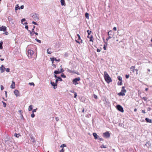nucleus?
I'll return each instance as SVG.
<instances>
[{
	"label": "nucleus",
	"instance_id": "864d4df0",
	"mask_svg": "<svg viewBox=\"0 0 152 152\" xmlns=\"http://www.w3.org/2000/svg\"><path fill=\"white\" fill-rule=\"evenodd\" d=\"M142 99H143L145 101H146L147 100V99L145 97H143Z\"/></svg>",
	"mask_w": 152,
	"mask_h": 152
},
{
	"label": "nucleus",
	"instance_id": "a878e982",
	"mask_svg": "<svg viewBox=\"0 0 152 152\" xmlns=\"http://www.w3.org/2000/svg\"><path fill=\"white\" fill-rule=\"evenodd\" d=\"M85 16L87 19H88V18H89V14H88V13H85Z\"/></svg>",
	"mask_w": 152,
	"mask_h": 152
},
{
	"label": "nucleus",
	"instance_id": "58836bf2",
	"mask_svg": "<svg viewBox=\"0 0 152 152\" xmlns=\"http://www.w3.org/2000/svg\"><path fill=\"white\" fill-rule=\"evenodd\" d=\"M4 86L2 85H1V90L2 91L4 89Z\"/></svg>",
	"mask_w": 152,
	"mask_h": 152
},
{
	"label": "nucleus",
	"instance_id": "72a5a7b5",
	"mask_svg": "<svg viewBox=\"0 0 152 152\" xmlns=\"http://www.w3.org/2000/svg\"><path fill=\"white\" fill-rule=\"evenodd\" d=\"M57 79H58V80H59L60 81H62V79L60 77H58Z\"/></svg>",
	"mask_w": 152,
	"mask_h": 152
},
{
	"label": "nucleus",
	"instance_id": "473e14b6",
	"mask_svg": "<svg viewBox=\"0 0 152 152\" xmlns=\"http://www.w3.org/2000/svg\"><path fill=\"white\" fill-rule=\"evenodd\" d=\"M2 102L3 104L4 107H6V103L5 102H4L3 101H2Z\"/></svg>",
	"mask_w": 152,
	"mask_h": 152
},
{
	"label": "nucleus",
	"instance_id": "5fc2aeb1",
	"mask_svg": "<svg viewBox=\"0 0 152 152\" xmlns=\"http://www.w3.org/2000/svg\"><path fill=\"white\" fill-rule=\"evenodd\" d=\"M25 28H26V29H27L28 31V26H25Z\"/></svg>",
	"mask_w": 152,
	"mask_h": 152
},
{
	"label": "nucleus",
	"instance_id": "bf43d9fd",
	"mask_svg": "<svg viewBox=\"0 0 152 152\" xmlns=\"http://www.w3.org/2000/svg\"><path fill=\"white\" fill-rule=\"evenodd\" d=\"M31 32H33V33H34V29L32 28L31 31Z\"/></svg>",
	"mask_w": 152,
	"mask_h": 152
},
{
	"label": "nucleus",
	"instance_id": "6e6d98bb",
	"mask_svg": "<svg viewBox=\"0 0 152 152\" xmlns=\"http://www.w3.org/2000/svg\"><path fill=\"white\" fill-rule=\"evenodd\" d=\"M24 6L23 5H22L20 6V8L21 9H23L24 8Z\"/></svg>",
	"mask_w": 152,
	"mask_h": 152
},
{
	"label": "nucleus",
	"instance_id": "c03bdc74",
	"mask_svg": "<svg viewBox=\"0 0 152 152\" xmlns=\"http://www.w3.org/2000/svg\"><path fill=\"white\" fill-rule=\"evenodd\" d=\"M34 116H35V115L34 113H32L31 115V117L32 118H34Z\"/></svg>",
	"mask_w": 152,
	"mask_h": 152
},
{
	"label": "nucleus",
	"instance_id": "09e8293b",
	"mask_svg": "<svg viewBox=\"0 0 152 152\" xmlns=\"http://www.w3.org/2000/svg\"><path fill=\"white\" fill-rule=\"evenodd\" d=\"M74 97L75 98H76L77 96V93L76 92H75L74 93Z\"/></svg>",
	"mask_w": 152,
	"mask_h": 152
},
{
	"label": "nucleus",
	"instance_id": "0eeeda50",
	"mask_svg": "<svg viewBox=\"0 0 152 152\" xmlns=\"http://www.w3.org/2000/svg\"><path fill=\"white\" fill-rule=\"evenodd\" d=\"M112 31L110 30L108 32V37L106 39V40L107 41L109 39L111 38L112 37L111 36L112 35Z\"/></svg>",
	"mask_w": 152,
	"mask_h": 152
},
{
	"label": "nucleus",
	"instance_id": "f704fd0d",
	"mask_svg": "<svg viewBox=\"0 0 152 152\" xmlns=\"http://www.w3.org/2000/svg\"><path fill=\"white\" fill-rule=\"evenodd\" d=\"M28 84L29 85H30V86H34V84L33 83H28Z\"/></svg>",
	"mask_w": 152,
	"mask_h": 152
},
{
	"label": "nucleus",
	"instance_id": "a211bd4d",
	"mask_svg": "<svg viewBox=\"0 0 152 152\" xmlns=\"http://www.w3.org/2000/svg\"><path fill=\"white\" fill-rule=\"evenodd\" d=\"M61 72H62V71H59L57 70H55L54 72V73L55 74H58L59 73H61Z\"/></svg>",
	"mask_w": 152,
	"mask_h": 152
},
{
	"label": "nucleus",
	"instance_id": "aec40b11",
	"mask_svg": "<svg viewBox=\"0 0 152 152\" xmlns=\"http://www.w3.org/2000/svg\"><path fill=\"white\" fill-rule=\"evenodd\" d=\"M135 66H132L130 68V69L131 70L133 71V72H134V70H135Z\"/></svg>",
	"mask_w": 152,
	"mask_h": 152
},
{
	"label": "nucleus",
	"instance_id": "423d86ee",
	"mask_svg": "<svg viewBox=\"0 0 152 152\" xmlns=\"http://www.w3.org/2000/svg\"><path fill=\"white\" fill-rule=\"evenodd\" d=\"M103 135L105 138H109L110 137V134L108 132H106L104 133L103 134Z\"/></svg>",
	"mask_w": 152,
	"mask_h": 152
},
{
	"label": "nucleus",
	"instance_id": "338daca9",
	"mask_svg": "<svg viewBox=\"0 0 152 152\" xmlns=\"http://www.w3.org/2000/svg\"><path fill=\"white\" fill-rule=\"evenodd\" d=\"M56 119L57 121H58L59 120L58 118L57 117L56 118Z\"/></svg>",
	"mask_w": 152,
	"mask_h": 152
},
{
	"label": "nucleus",
	"instance_id": "e433bc0d",
	"mask_svg": "<svg viewBox=\"0 0 152 152\" xmlns=\"http://www.w3.org/2000/svg\"><path fill=\"white\" fill-rule=\"evenodd\" d=\"M28 31H29L30 32V35L31 36L33 35L34 34L33 32H31V31L30 30H28Z\"/></svg>",
	"mask_w": 152,
	"mask_h": 152
},
{
	"label": "nucleus",
	"instance_id": "4be33fe9",
	"mask_svg": "<svg viewBox=\"0 0 152 152\" xmlns=\"http://www.w3.org/2000/svg\"><path fill=\"white\" fill-rule=\"evenodd\" d=\"M32 105H31L29 106L28 110L29 111H31L32 109Z\"/></svg>",
	"mask_w": 152,
	"mask_h": 152
},
{
	"label": "nucleus",
	"instance_id": "f03ea898",
	"mask_svg": "<svg viewBox=\"0 0 152 152\" xmlns=\"http://www.w3.org/2000/svg\"><path fill=\"white\" fill-rule=\"evenodd\" d=\"M30 15L35 21H38L39 20V15L37 14H36V13H32L30 14Z\"/></svg>",
	"mask_w": 152,
	"mask_h": 152
},
{
	"label": "nucleus",
	"instance_id": "9d476101",
	"mask_svg": "<svg viewBox=\"0 0 152 152\" xmlns=\"http://www.w3.org/2000/svg\"><path fill=\"white\" fill-rule=\"evenodd\" d=\"M6 69L3 65H2L0 67V70L1 73H2L4 72L5 70Z\"/></svg>",
	"mask_w": 152,
	"mask_h": 152
},
{
	"label": "nucleus",
	"instance_id": "052dcab7",
	"mask_svg": "<svg viewBox=\"0 0 152 152\" xmlns=\"http://www.w3.org/2000/svg\"><path fill=\"white\" fill-rule=\"evenodd\" d=\"M101 51L99 49H97V51L98 52H100Z\"/></svg>",
	"mask_w": 152,
	"mask_h": 152
},
{
	"label": "nucleus",
	"instance_id": "c9c22d12",
	"mask_svg": "<svg viewBox=\"0 0 152 152\" xmlns=\"http://www.w3.org/2000/svg\"><path fill=\"white\" fill-rule=\"evenodd\" d=\"M61 76L63 78H65L66 77V76L65 75H64L63 73H62L61 74Z\"/></svg>",
	"mask_w": 152,
	"mask_h": 152
},
{
	"label": "nucleus",
	"instance_id": "603ef678",
	"mask_svg": "<svg viewBox=\"0 0 152 152\" xmlns=\"http://www.w3.org/2000/svg\"><path fill=\"white\" fill-rule=\"evenodd\" d=\"M125 77L126 78L128 79L129 77V75H126Z\"/></svg>",
	"mask_w": 152,
	"mask_h": 152
},
{
	"label": "nucleus",
	"instance_id": "6e6552de",
	"mask_svg": "<svg viewBox=\"0 0 152 152\" xmlns=\"http://www.w3.org/2000/svg\"><path fill=\"white\" fill-rule=\"evenodd\" d=\"M80 80V78L79 77L74 79L73 81V83L76 85L77 84V83H76L77 82L79 81Z\"/></svg>",
	"mask_w": 152,
	"mask_h": 152
},
{
	"label": "nucleus",
	"instance_id": "5701e85b",
	"mask_svg": "<svg viewBox=\"0 0 152 152\" xmlns=\"http://www.w3.org/2000/svg\"><path fill=\"white\" fill-rule=\"evenodd\" d=\"M8 20L10 21H11L12 23L13 19L10 16H9L8 17Z\"/></svg>",
	"mask_w": 152,
	"mask_h": 152
},
{
	"label": "nucleus",
	"instance_id": "8fccbe9b",
	"mask_svg": "<svg viewBox=\"0 0 152 152\" xmlns=\"http://www.w3.org/2000/svg\"><path fill=\"white\" fill-rule=\"evenodd\" d=\"M101 148H106V147L105 146H104L103 145H102L101 146Z\"/></svg>",
	"mask_w": 152,
	"mask_h": 152
},
{
	"label": "nucleus",
	"instance_id": "b1692460",
	"mask_svg": "<svg viewBox=\"0 0 152 152\" xmlns=\"http://www.w3.org/2000/svg\"><path fill=\"white\" fill-rule=\"evenodd\" d=\"M145 145L147 147H150V143L149 142H148L146 143L145 144Z\"/></svg>",
	"mask_w": 152,
	"mask_h": 152
},
{
	"label": "nucleus",
	"instance_id": "a19ab883",
	"mask_svg": "<svg viewBox=\"0 0 152 152\" xmlns=\"http://www.w3.org/2000/svg\"><path fill=\"white\" fill-rule=\"evenodd\" d=\"M32 23L34 25H38V24L37 23H36L34 21H33L32 22Z\"/></svg>",
	"mask_w": 152,
	"mask_h": 152
},
{
	"label": "nucleus",
	"instance_id": "20e7f679",
	"mask_svg": "<svg viewBox=\"0 0 152 152\" xmlns=\"http://www.w3.org/2000/svg\"><path fill=\"white\" fill-rule=\"evenodd\" d=\"M34 52L33 50H29L28 51V56L29 57H31L33 54Z\"/></svg>",
	"mask_w": 152,
	"mask_h": 152
},
{
	"label": "nucleus",
	"instance_id": "412c9836",
	"mask_svg": "<svg viewBox=\"0 0 152 152\" xmlns=\"http://www.w3.org/2000/svg\"><path fill=\"white\" fill-rule=\"evenodd\" d=\"M107 45V42H105V44L104 45V46L103 47L104 49L105 50H106V47Z\"/></svg>",
	"mask_w": 152,
	"mask_h": 152
},
{
	"label": "nucleus",
	"instance_id": "ddd939ff",
	"mask_svg": "<svg viewBox=\"0 0 152 152\" xmlns=\"http://www.w3.org/2000/svg\"><path fill=\"white\" fill-rule=\"evenodd\" d=\"M93 135L94 137V139L95 140L97 139L98 137H99V136H98L96 133H93Z\"/></svg>",
	"mask_w": 152,
	"mask_h": 152
},
{
	"label": "nucleus",
	"instance_id": "cd10ccee",
	"mask_svg": "<svg viewBox=\"0 0 152 152\" xmlns=\"http://www.w3.org/2000/svg\"><path fill=\"white\" fill-rule=\"evenodd\" d=\"M93 36L92 35H91V37H90V41H91V42H93V40L92 39V38H93Z\"/></svg>",
	"mask_w": 152,
	"mask_h": 152
},
{
	"label": "nucleus",
	"instance_id": "49530a36",
	"mask_svg": "<svg viewBox=\"0 0 152 152\" xmlns=\"http://www.w3.org/2000/svg\"><path fill=\"white\" fill-rule=\"evenodd\" d=\"M55 60L56 61H60V59H57L56 58H55Z\"/></svg>",
	"mask_w": 152,
	"mask_h": 152
},
{
	"label": "nucleus",
	"instance_id": "2f4dec72",
	"mask_svg": "<svg viewBox=\"0 0 152 152\" xmlns=\"http://www.w3.org/2000/svg\"><path fill=\"white\" fill-rule=\"evenodd\" d=\"M35 40L37 41V42H38L39 43H41V40H39V39H37V38H36L35 39Z\"/></svg>",
	"mask_w": 152,
	"mask_h": 152
},
{
	"label": "nucleus",
	"instance_id": "39448f33",
	"mask_svg": "<svg viewBox=\"0 0 152 152\" xmlns=\"http://www.w3.org/2000/svg\"><path fill=\"white\" fill-rule=\"evenodd\" d=\"M117 109L123 113L124 111L123 108L120 105H118L117 106Z\"/></svg>",
	"mask_w": 152,
	"mask_h": 152
},
{
	"label": "nucleus",
	"instance_id": "c756f323",
	"mask_svg": "<svg viewBox=\"0 0 152 152\" xmlns=\"http://www.w3.org/2000/svg\"><path fill=\"white\" fill-rule=\"evenodd\" d=\"M118 80H120V81H122V77H121V76H118Z\"/></svg>",
	"mask_w": 152,
	"mask_h": 152
},
{
	"label": "nucleus",
	"instance_id": "3c124183",
	"mask_svg": "<svg viewBox=\"0 0 152 152\" xmlns=\"http://www.w3.org/2000/svg\"><path fill=\"white\" fill-rule=\"evenodd\" d=\"M77 36H78V39H80V35L78 34H77Z\"/></svg>",
	"mask_w": 152,
	"mask_h": 152
},
{
	"label": "nucleus",
	"instance_id": "1a4fd4ad",
	"mask_svg": "<svg viewBox=\"0 0 152 152\" xmlns=\"http://www.w3.org/2000/svg\"><path fill=\"white\" fill-rule=\"evenodd\" d=\"M50 84L52 86H53V88L54 89H56L57 88V84L53 82H52L51 80H50Z\"/></svg>",
	"mask_w": 152,
	"mask_h": 152
},
{
	"label": "nucleus",
	"instance_id": "774afa93",
	"mask_svg": "<svg viewBox=\"0 0 152 152\" xmlns=\"http://www.w3.org/2000/svg\"><path fill=\"white\" fill-rule=\"evenodd\" d=\"M5 96L6 97H7V92L6 91H5Z\"/></svg>",
	"mask_w": 152,
	"mask_h": 152
},
{
	"label": "nucleus",
	"instance_id": "7ed1b4c3",
	"mask_svg": "<svg viewBox=\"0 0 152 152\" xmlns=\"http://www.w3.org/2000/svg\"><path fill=\"white\" fill-rule=\"evenodd\" d=\"M126 89H125V87L123 86L122 87L121 91L118 93V94L119 96H124L125 94V93L126 92Z\"/></svg>",
	"mask_w": 152,
	"mask_h": 152
},
{
	"label": "nucleus",
	"instance_id": "bb28decb",
	"mask_svg": "<svg viewBox=\"0 0 152 152\" xmlns=\"http://www.w3.org/2000/svg\"><path fill=\"white\" fill-rule=\"evenodd\" d=\"M66 145L65 144H64L61 145L60 146V147L63 148L64 147H66Z\"/></svg>",
	"mask_w": 152,
	"mask_h": 152
},
{
	"label": "nucleus",
	"instance_id": "79ce46f5",
	"mask_svg": "<svg viewBox=\"0 0 152 152\" xmlns=\"http://www.w3.org/2000/svg\"><path fill=\"white\" fill-rule=\"evenodd\" d=\"M26 20V19H25V18H23V19H22L21 20V22L22 23H23V22H24V21H25Z\"/></svg>",
	"mask_w": 152,
	"mask_h": 152
},
{
	"label": "nucleus",
	"instance_id": "393cba45",
	"mask_svg": "<svg viewBox=\"0 0 152 152\" xmlns=\"http://www.w3.org/2000/svg\"><path fill=\"white\" fill-rule=\"evenodd\" d=\"M3 42L2 41L1 42H0V49H2L3 48L2 47Z\"/></svg>",
	"mask_w": 152,
	"mask_h": 152
},
{
	"label": "nucleus",
	"instance_id": "a18cd8bd",
	"mask_svg": "<svg viewBox=\"0 0 152 152\" xmlns=\"http://www.w3.org/2000/svg\"><path fill=\"white\" fill-rule=\"evenodd\" d=\"M10 69L9 68H7L6 69V71L7 72H10Z\"/></svg>",
	"mask_w": 152,
	"mask_h": 152
},
{
	"label": "nucleus",
	"instance_id": "c85d7f7f",
	"mask_svg": "<svg viewBox=\"0 0 152 152\" xmlns=\"http://www.w3.org/2000/svg\"><path fill=\"white\" fill-rule=\"evenodd\" d=\"M87 32L88 35H89L91 34V31H90L89 30H88L87 31Z\"/></svg>",
	"mask_w": 152,
	"mask_h": 152
},
{
	"label": "nucleus",
	"instance_id": "f8f14e48",
	"mask_svg": "<svg viewBox=\"0 0 152 152\" xmlns=\"http://www.w3.org/2000/svg\"><path fill=\"white\" fill-rule=\"evenodd\" d=\"M6 28H7L6 26H2L1 27H0V31H6Z\"/></svg>",
	"mask_w": 152,
	"mask_h": 152
},
{
	"label": "nucleus",
	"instance_id": "f3484780",
	"mask_svg": "<svg viewBox=\"0 0 152 152\" xmlns=\"http://www.w3.org/2000/svg\"><path fill=\"white\" fill-rule=\"evenodd\" d=\"M20 9V7L18 5V4H17L15 7V10L16 12L17 10L18 9Z\"/></svg>",
	"mask_w": 152,
	"mask_h": 152
},
{
	"label": "nucleus",
	"instance_id": "0e129e2a",
	"mask_svg": "<svg viewBox=\"0 0 152 152\" xmlns=\"http://www.w3.org/2000/svg\"><path fill=\"white\" fill-rule=\"evenodd\" d=\"M58 81V79H56V80L55 83L57 84Z\"/></svg>",
	"mask_w": 152,
	"mask_h": 152
},
{
	"label": "nucleus",
	"instance_id": "e2e57ef3",
	"mask_svg": "<svg viewBox=\"0 0 152 152\" xmlns=\"http://www.w3.org/2000/svg\"><path fill=\"white\" fill-rule=\"evenodd\" d=\"M142 113H145V110H142Z\"/></svg>",
	"mask_w": 152,
	"mask_h": 152
},
{
	"label": "nucleus",
	"instance_id": "ea45409f",
	"mask_svg": "<svg viewBox=\"0 0 152 152\" xmlns=\"http://www.w3.org/2000/svg\"><path fill=\"white\" fill-rule=\"evenodd\" d=\"M118 85H121L122 84V81H121V82L119 83V82L118 83Z\"/></svg>",
	"mask_w": 152,
	"mask_h": 152
},
{
	"label": "nucleus",
	"instance_id": "13d9d810",
	"mask_svg": "<svg viewBox=\"0 0 152 152\" xmlns=\"http://www.w3.org/2000/svg\"><path fill=\"white\" fill-rule=\"evenodd\" d=\"M151 110V108L150 107H148V108L147 110L148 111H150Z\"/></svg>",
	"mask_w": 152,
	"mask_h": 152
},
{
	"label": "nucleus",
	"instance_id": "2eb2a0df",
	"mask_svg": "<svg viewBox=\"0 0 152 152\" xmlns=\"http://www.w3.org/2000/svg\"><path fill=\"white\" fill-rule=\"evenodd\" d=\"M60 2L61 4V5L62 6H65L66 5V4L64 0H61Z\"/></svg>",
	"mask_w": 152,
	"mask_h": 152
},
{
	"label": "nucleus",
	"instance_id": "69168bd1",
	"mask_svg": "<svg viewBox=\"0 0 152 152\" xmlns=\"http://www.w3.org/2000/svg\"><path fill=\"white\" fill-rule=\"evenodd\" d=\"M64 150L63 148H62L61 151H60V152H64Z\"/></svg>",
	"mask_w": 152,
	"mask_h": 152
},
{
	"label": "nucleus",
	"instance_id": "6ab92c4d",
	"mask_svg": "<svg viewBox=\"0 0 152 152\" xmlns=\"http://www.w3.org/2000/svg\"><path fill=\"white\" fill-rule=\"evenodd\" d=\"M20 134H17L15 133L14 134V136L16 137L17 138H18L19 136H20Z\"/></svg>",
	"mask_w": 152,
	"mask_h": 152
},
{
	"label": "nucleus",
	"instance_id": "4468645a",
	"mask_svg": "<svg viewBox=\"0 0 152 152\" xmlns=\"http://www.w3.org/2000/svg\"><path fill=\"white\" fill-rule=\"evenodd\" d=\"M10 88H15V83L13 81L12 82V84L10 86Z\"/></svg>",
	"mask_w": 152,
	"mask_h": 152
},
{
	"label": "nucleus",
	"instance_id": "f257e3e1",
	"mask_svg": "<svg viewBox=\"0 0 152 152\" xmlns=\"http://www.w3.org/2000/svg\"><path fill=\"white\" fill-rule=\"evenodd\" d=\"M104 77L105 81L108 83H109L112 81V80L109 76L107 73L105 71L104 72Z\"/></svg>",
	"mask_w": 152,
	"mask_h": 152
},
{
	"label": "nucleus",
	"instance_id": "4d7b16f0",
	"mask_svg": "<svg viewBox=\"0 0 152 152\" xmlns=\"http://www.w3.org/2000/svg\"><path fill=\"white\" fill-rule=\"evenodd\" d=\"M113 30L114 31H116L117 30L116 28L115 27H114L113 28Z\"/></svg>",
	"mask_w": 152,
	"mask_h": 152
},
{
	"label": "nucleus",
	"instance_id": "37998d69",
	"mask_svg": "<svg viewBox=\"0 0 152 152\" xmlns=\"http://www.w3.org/2000/svg\"><path fill=\"white\" fill-rule=\"evenodd\" d=\"M37 110V108H36L35 109H34L32 110V112L33 113H34V112H36Z\"/></svg>",
	"mask_w": 152,
	"mask_h": 152
},
{
	"label": "nucleus",
	"instance_id": "de8ad7c7",
	"mask_svg": "<svg viewBox=\"0 0 152 152\" xmlns=\"http://www.w3.org/2000/svg\"><path fill=\"white\" fill-rule=\"evenodd\" d=\"M97 139H98L100 141H102L103 140V139L102 138H100L99 137H98V138Z\"/></svg>",
	"mask_w": 152,
	"mask_h": 152
},
{
	"label": "nucleus",
	"instance_id": "4c0bfd02",
	"mask_svg": "<svg viewBox=\"0 0 152 152\" xmlns=\"http://www.w3.org/2000/svg\"><path fill=\"white\" fill-rule=\"evenodd\" d=\"M47 53L48 54H50L51 53V52L49 51L48 49H47Z\"/></svg>",
	"mask_w": 152,
	"mask_h": 152
},
{
	"label": "nucleus",
	"instance_id": "9b49d317",
	"mask_svg": "<svg viewBox=\"0 0 152 152\" xmlns=\"http://www.w3.org/2000/svg\"><path fill=\"white\" fill-rule=\"evenodd\" d=\"M14 93L17 97L20 96L19 91L17 90H15L14 91Z\"/></svg>",
	"mask_w": 152,
	"mask_h": 152
},
{
	"label": "nucleus",
	"instance_id": "7c9ffc66",
	"mask_svg": "<svg viewBox=\"0 0 152 152\" xmlns=\"http://www.w3.org/2000/svg\"><path fill=\"white\" fill-rule=\"evenodd\" d=\"M54 59H55V58H50V59L51 61H52V63H53L54 61H55Z\"/></svg>",
	"mask_w": 152,
	"mask_h": 152
},
{
	"label": "nucleus",
	"instance_id": "dca6fc26",
	"mask_svg": "<svg viewBox=\"0 0 152 152\" xmlns=\"http://www.w3.org/2000/svg\"><path fill=\"white\" fill-rule=\"evenodd\" d=\"M145 120L146 121L149 123H152V121L151 119H150L148 118H145Z\"/></svg>",
	"mask_w": 152,
	"mask_h": 152
},
{
	"label": "nucleus",
	"instance_id": "680f3d73",
	"mask_svg": "<svg viewBox=\"0 0 152 152\" xmlns=\"http://www.w3.org/2000/svg\"><path fill=\"white\" fill-rule=\"evenodd\" d=\"M94 98L95 99H96L97 98V96L96 95H94Z\"/></svg>",
	"mask_w": 152,
	"mask_h": 152
}]
</instances>
